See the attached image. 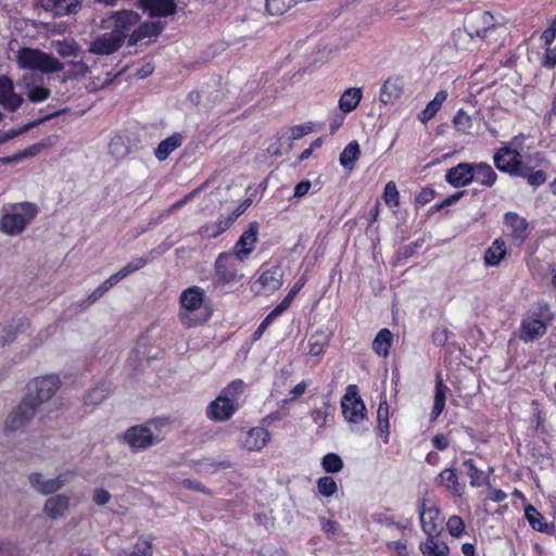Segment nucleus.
Here are the masks:
<instances>
[{
	"label": "nucleus",
	"instance_id": "nucleus-1",
	"mask_svg": "<svg viewBox=\"0 0 556 556\" xmlns=\"http://www.w3.org/2000/svg\"><path fill=\"white\" fill-rule=\"evenodd\" d=\"M244 391L242 380H233L227 384L206 407V417L212 421L229 420L240 407V399Z\"/></svg>",
	"mask_w": 556,
	"mask_h": 556
},
{
	"label": "nucleus",
	"instance_id": "nucleus-2",
	"mask_svg": "<svg viewBox=\"0 0 556 556\" xmlns=\"http://www.w3.org/2000/svg\"><path fill=\"white\" fill-rule=\"evenodd\" d=\"M39 210L31 202H20L4 206L0 218V231L8 236L21 235L35 219Z\"/></svg>",
	"mask_w": 556,
	"mask_h": 556
},
{
	"label": "nucleus",
	"instance_id": "nucleus-3",
	"mask_svg": "<svg viewBox=\"0 0 556 556\" xmlns=\"http://www.w3.org/2000/svg\"><path fill=\"white\" fill-rule=\"evenodd\" d=\"M205 292L199 287H190L180 294L179 319L186 327H195L208 319L204 306Z\"/></svg>",
	"mask_w": 556,
	"mask_h": 556
},
{
	"label": "nucleus",
	"instance_id": "nucleus-4",
	"mask_svg": "<svg viewBox=\"0 0 556 556\" xmlns=\"http://www.w3.org/2000/svg\"><path fill=\"white\" fill-rule=\"evenodd\" d=\"M341 408L351 431L362 434L368 430L366 406L355 384H350L346 388V392L341 399Z\"/></svg>",
	"mask_w": 556,
	"mask_h": 556
},
{
	"label": "nucleus",
	"instance_id": "nucleus-5",
	"mask_svg": "<svg viewBox=\"0 0 556 556\" xmlns=\"http://www.w3.org/2000/svg\"><path fill=\"white\" fill-rule=\"evenodd\" d=\"M15 60L20 68L51 74L61 72L64 64L58 59L41 50L34 48H21L15 54Z\"/></svg>",
	"mask_w": 556,
	"mask_h": 556
},
{
	"label": "nucleus",
	"instance_id": "nucleus-6",
	"mask_svg": "<svg viewBox=\"0 0 556 556\" xmlns=\"http://www.w3.org/2000/svg\"><path fill=\"white\" fill-rule=\"evenodd\" d=\"M522 136L515 137L495 152L493 160L498 170L516 176L527 175V167L522 164Z\"/></svg>",
	"mask_w": 556,
	"mask_h": 556
},
{
	"label": "nucleus",
	"instance_id": "nucleus-7",
	"mask_svg": "<svg viewBox=\"0 0 556 556\" xmlns=\"http://www.w3.org/2000/svg\"><path fill=\"white\" fill-rule=\"evenodd\" d=\"M551 320L552 316L547 305H539L536 311L528 312L522 316L519 339L527 343L542 338L546 333Z\"/></svg>",
	"mask_w": 556,
	"mask_h": 556
},
{
	"label": "nucleus",
	"instance_id": "nucleus-8",
	"mask_svg": "<svg viewBox=\"0 0 556 556\" xmlns=\"http://www.w3.org/2000/svg\"><path fill=\"white\" fill-rule=\"evenodd\" d=\"M243 260L231 254L222 253L215 262V281L217 285L229 286L240 281Z\"/></svg>",
	"mask_w": 556,
	"mask_h": 556
},
{
	"label": "nucleus",
	"instance_id": "nucleus-9",
	"mask_svg": "<svg viewBox=\"0 0 556 556\" xmlns=\"http://www.w3.org/2000/svg\"><path fill=\"white\" fill-rule=\"evenodd\" d=\"M60 388V379L55 375H47L33 379L28 383V393L25 397H30L36 403V409L39 405L49 401Z\"/></svg>",
	"mask_w": 556,
	"mask_h": 556
},
{
	"label": "nucleus",
	"instance_id": "nucleus-10",
	"mask_svg": "<svg viewBox=\"0 0 556 556\" xmlns=\"http://www.w3.org/2000/svg\"><path fill=\"white\" fill-rule=\"evenodd\" d=\"M36 403L25 397L7 417L4 429L7 432L24 430L36 415Z\"/></svg>",
	"mask_w": 556,
	"mask_h": 556
},
{
	"label": "nucleus",
	"instance_id": "nucleus-11",
	"mask_svg": "<svg viewBox=\"0 0 556 556\" xmlns=\"http://www.w3.org/2000/svg\"><path fill=\"white\" fill-rule=\"evenodd\" d=\"M282 285V270L279 267H271L264 270L255 280L251 290L256 295H269L278 290Z\"/></svg>",
	"mask_w": 556,
	"mask_h": 556
},
{
	"label": "nucleus",
	"instance_id": "nucleus-12",
	"mask_svg": "<svg viewBox=\"0 0 556 556\" xmlns=\"http://www.w3.org/2000/svg\"><path fill=\"white\" fill-rule=\"evenodd\" d=\"M472 25H469L470 30L468 36L488 39L490 35L503 27V23L495 18L490 12L478 13L472 16Z\"/></svg>",
	"mask_w": 556,
	"mask_h": 556
},
{
	"label": "nucleus",
	"instance_id": "nucleus-13",
	"mask_svg": "<svg viewBox=\"0 0 556 556\" xmlns=\"http://www.w3.org/2000/svg\"><path fill=\"white\" fill-rule=\"evenodd\" d=\"M151 426H154V422L150 426H135L129 428L124 434L125 441L134 450L151 446L154 442L160 440L159 437L153 433Z\"/></svg>",
	"mask_w": 556,
	"mask_h": 556
},
{
	"label": "nucleus",
	"instance_id": "nucleus-14",
	"mask_svg": "<svg viewBox=\"0 0 556 556\" xmlns=\"http://www.w3.org/2000/svg\"><path fill=\"white\" fill-rule=\"evenodd\" d=\"M73 478L72 472L60 473L52 479H46L41 473L34 472L29 476V482L41 494H51L67 484Z\"/></svg>",
	"mask_w": 556,
	"mask_h": 556
},
{
	"label": "nucleus",
	"instance_id": "nucleus-15",
	"mask_svg": "<svg viewBox=\"0 0 556 556\" xmlns=\"http://www.w3.org/2000/svg\"><path fill=\"white\" fill-rule=\"evenodd\" d=\"M506 235L515 244H521L529 235V225L526 218L515 212H508L504 216Z\"/></svg>",
	"mask_w": 556,
	"mask_h": 556
},
{
	"label": "nucleus",
	"instance_id": "nucleus-16",
	"mask_svg": "<svg viewBox=\"0 0 556 556\" xmlns=\"http://www.w3.org/2000/svg\"><path fill=\"white\" fill-rule=\"evenodd\" d=\"M124 41L117 31H110L98 36L89 45V52L98 55H110L116 52Z\"/></svg>",
	"mask_w": 556,
	"mask_h": 556
},
{
	"label": "nucleus",
	"instance_id": "nucleus-17",
	"mask_svg": "<svg viewBox=\"0 0 556 556\" xmlns=\"http://www.w3.org/2000/svg\"><path fill=\"white\" fill-rule=\"evenodd\" d=\"M257 235L258 224L255 222L251 223L233 247V251L230 253L243 261L247 260L250 253L254 250L255 243L257 241Z\"/></svg>",
	"mask_w": 556,
	"mask_h": 556
},
{
	"label": "nucleus",
	"instance_id": "nucleus-18",
	"mask_svg": "<svg viewBox=\"0 0 556 556\" xmlns=\"http://www.w3.org/2000/svg\"><path fill=\"white\" fill-rule=\"evenodd\" d=\"M420 525L428 536H435L439 534L442 520L440 518V510L434 505L422 504L419 511Z\"/></svg>",
	"mask_w": 556,
	"mask_h": 556
},
{
	"label": "nucleus",
	"instance_id": "nucleus-19",
	"mask_svg": "<svg viewBox=\"0 0 556 556\" xmlns=\"http://www.w3.org/2000/svg\"><path fill=\"white\" fill-rule=\"evenodd\" d=\"M139 15L134 11L116 12L109 17L108 27L113 25L112 31H117L122 36L123 41H125L127 33L139 23Z\"/></svg>",
	"mask_w": 556,
	"mask_h": 556
},
{
	"label": "nucleus",
	"instance_id": "nucleus-20",
	"mask_svg": "<svg viewBox=\"0 0 556 556\" xmlns=\"http://www.w3.org/2000/svg\"><path fill=\"white\" fill-rule=\"evenodd\" d=\"M445 180L454 188L468 186L473 181L472 164L459 163L450 168L445 174Z\"/></svg>",
	"mask_w": 556,
	"mask_h": 556
},
{
	"label": "nucleus",
	"instance_id": "nucleus-21",
	"mask_svg": "<svg viewBox=\"0 0 556 556\" xmlns=\"http://www.w3.org/2000/svg\"><path fill=\"white\" fill-rule=\"evenodd\" d=\"M22 103L23 98L14 91L13 81L5 76L0 77V105L8 111H15Z\"/></svg>",
	"mask_w": 556,
	"mask_h": 556
},
{
	"label": "nucleus",
	"instance_id": "nucleus-22",
	"mask_svg": "<svg viewBox=\"0 0 556 556\" xmlns=\"http://www.w3.org/2000/svg\"><path fill=\"white\" fill-rule=\"evenodd\" d=\"M140 8L153 17H166L176 12L174 0H140Z\"/></svg>",
	"mask_w": 556,
	"mask_h": 556
},
{
	"label": "nucleus",
	"instance_id": "nucleus-23",
	"mask_svg": "<svg viewBox=\"0 0 556 556\" xmlns=\"http://www.w3.org/2000/svg\"><path fill=\"white\" fill-rule=\"evenodd\" d=\"M70 507V497L64 494L50 496L43 505V513L53 520L62 519L66 516Z\"/></svg>",
	"mask_w": 556,
	"mask_h": 556
},
{
	"label": "nucleus",
	"instance_id": "nucleus-24",
	"mask_svg": "<svg viewBox=\"0 0 556 556\" xmlns=\"http://www.w3.org/2000/svg\"><path fill=\"white\" fill-rule=\"evenodd\" d=\"M41 8L53 16L74 14L80 8L79 0H39Z\"/></svg>",
	"mask_w": 556,
	"mask_h": 556
},
{
	"label": "nucleus",
	"instance_id": "nucleus-25",
	"mask_svg": "<svg viewBox=\"0 0 556 556\" xmlns=\"http://www.w3.org/2000/svg\"><path fill=\"white\" fill-rule=\"evenodd\" d=\"M269 441L270 433L266 428L254 427L247 432L241 444L248 451L258 452L263 450Z\"/></svg>",
	"mask_w": 556,
	"mask_h": 556
},
{
	"label": "nucleus",
	"instance_id": "nucleus-26",
	"mask_svg": "<svg viewBox=\"0 0 556 556\" xmlns=\"http://www.w3.org/2000/svg\"><path fill=\"white\" fill-rule=\"evenodd\" d=\"M404 84L401 78L390 77L381 86L379 100L383 104H392L403 93Z\"/></svg>",
	"mask_w": 556,
	"mask_h": 556
},
{
	"label": "nucleus",
	"instance_id": "nucleus-27",
	"mask_svg": "<svg viewBox=\"0 0 556 556\" xmlns=\"http://www.w3.org/2000/svg\"><path fill=\"white\" fill-rule=\"evenodd\" d=\"M437 481L453 496L460 497L465 492V484L459 482L457 475L452 468L443 469L439 473Z\"/></svg>",
	"mask_w": 556,
	"mask_h": 556
},
{
	"label": "nucleus",
	"instance_id": "nucleus-28",
	"mask_svg": "<svg viewBox=\"0 0 556 556\" xmlns=\"http://www.w3.org/2000/svg\"><path fill=\"white\" fill-rule=\"evenodd\" d=\"M162 28L157 23L154 22H146L140 24L136 29L132 30L128 38L129 46H136L142 41H150L155 38Z\"/></svg>",
	"mask_w": 556,
	"mask_h": 556
},
{
	"label": "nucleus",
	"instance_id": "nucleus-29",
	"mask_svg": "<svg viewBox=\"0 0 556 556\" xmlns=\"http://www.w3.org/2000/svg\"><path fill=\"white\" fill-rule=\"evenodd\" d=\"M464 466L467 468V475L470 480V485L473 488L488 486L490 488V475L493 468L489 467L486 471L479 469L471 458L464 460Z\"/></svg>",
	"mask_w": 556,
	"mask_h": 556
},
{
	"label": "nucleus",
	"instance_id": "nucleus-30",
	"mask_svg": "<svg viewBox=\"0 0 556 556\" xmlns=\"http://www.w3.org/2000/svg\"><path fill=\"white\" fill-rule=\"evenodd\" d=\"M185 136L180 132H175L172 136L162 140L154 150V155L159 161H165L176 149L184 143Z\"/></svg>",
	"mask_w": 556,
	"mask_h": 556
},
{
	"label": "nucleus",
	"instance_id": "nucleus-31",
	"mask_svg": "<svg viewBox=\"0 0 556 556\" xmlns=\"http://www.w3.org/2000/svg\"><path fill=\"white\" fill-rule=\"evenodd\" d=\"M506 256V244L503 239H495L484 252V263L486 266H497Z\"/></svg>",
	"mask_w": 556,
	"mask_h": 556
},
{
	"label": "nucleus",
	"instance_id": "nucleus-32",
	"mask_svg": "<svg viewBox=\"0 0 556 556\" xmlns=\"http://www.w3.org/2000/svg\"><path fill=\"white\" fill-rule=\"evenodd\" d=\"M473 180L485 187H492L496 181V173L483 162L472 164Z\"/></svg>",
	"mask_w": 556,
	"mask_h": 556
},
{
	"label": "nucleus",
	"instance_id": "nucleus-33",
	"mask_svg": "<svg viewBox=\"0 0 556 556\" xmlns=\"http://www.w3.org/2000/svg\"><path fill=\"white\" fill-rule=\"evenodd\" d=\"M390 412L389 404L386 395L380 401L378 409H377V424L380 437L383 439V442L387 443L389 441L390 435Z\"/></svg>",
	"mask_w": 556,
	"mask_h": 556
},
{
	"label": "nucleus",
	"instance_id": "nucleus-34",
	"mask_svg": "<svg viewBox=\"0 0 556 556\" xmlns=\"http://www.w3.org/2000/svg\"><path fill=\"white\" fill-rule=\"evenodd\" d=\"M363 97L361 88H348L339 100V108L343 113L354 111L359 104Z\"/></svg>",
	"mask_w": 556,
	"mask_h": 556
},
{
	"label": "nucleus",
	"instance_id": "nucleus-35",
	"mask_svg": "<svg viewBox=\"0 0 556 556\" xmlns=\"http://www.w3.org/2000/svg\"><path fill=\"white\" fill-rule=\"evenodd\" d=\"M392 342H393L392 332L389 329L383 328L375 337V339L372 341V350L377 355L387 357L390 353V348L392 345Z\"/></svg>",
	"mask_w": 556,
	"mask_h": 556
},
{
	"label": "nucleus",
	"instance_id": "nucleus-36",
	"mask_svg": "<svg viewBox=\"0 0 556 556\" xmlns=\"http://www.w3.org/2000/svg\"><path fill=\"white\" fill-rule=\"evenodd\" d=\"M447 98V92L445 90H441L435 93L434 98L427 104L425 110L418 115V119L422 124H427L430 119H432L435 114L441 109L443 102Z\"/></svg>",
	"mask_w": 556,
	"mask_h": 556
},
{
	"label": "nucleus",
	"instance_id": "nucleus-37",
	"mask_svg": "<svg viewBox=\"0 0 556 556\" xmlns=\"http://www.w3.org/2000/svg\"><path fill=\"white\" fill-rule=\"evenodd\" d=\"M361 155V148L357 141H351L340 154V165L346 169L352 170L355 163Z\"/></svg>",
	"mask_w": 556,
	"mask_h": 556
},
{
	"label": "nucleus",
	"instance_id": "nucleus-38",
	"mask_svg": "<svg viewBox=\"0 0 556 556\" xmlns=\"http://www.w3.org/2000/svg\"><path fill=\"white\" fill-rule=\"evenodd\" d=\"M419 549L424 556H448V546L435 536H429L420 543Z\"/></svg>",
	"mask_w": 556,
	"mask_h": 556
},
{
	"label": "nucleus",
	"instance_id": "nucleus-39",
	"mask_svg": "<svg viewBox=\"0 0 556 556\" xmlns=\"http://www.w3.org/2000/svg\"><path fill=\"white\" fill-rule=\"evenodd\" d=\"M447 392L448 388L443 383L441 379H439L435 384L434 403L430 415L431 420H435L443 412Z\"/></svg>",
	"mask_w": 556,
	"mask_h": 556
},
{
	"label": "nucleus",
	"instance_id": "nucleus-40",
	"mask_svg": "<svg viewBox=\"0 0 556 556\" xmlns=\"http://www.w3.org/2000/svg\"><path fill=\"white\" fill-rule=\"evenodd\" d=\"M320 465L327 473H338L343 469V460L337 453H327L321 458Z\"/></svg>",
	"mask_w": 556,
	"mask_h": 556
},
{
	"label": "nucleus",
	"instance_id": "nucleus-41",
	"mask_svg": "<svg viewBox=\"0 0 556 556\" xmlns=\"http://www.w3.org/2000/svg\"><path fill=\"white\" fill-rule=\"evenodd\" d=\"M53 47L62 58L77 56L80 52L79 46L74 40L54 41Z\"/></svg>",
	"mask_w": 556,
	"mask_h": 556
},
{
	"label": "nucleus",
	"instance_id": "nucleus-42",
	"mask_svg": "<svg viewBox=\"0 0 556 556\" xmlns=\"http://www.w3.org/2000/svg\"><path fill=\"white\" fill-rule=\"evenodd\" d=\"M525 517L527 518L530 526L538 531H544L546 523L543 521L544 518L541 513L536 510L532 505H528L525 508Z\"/></svg>",
	"mask_w": 556,
	"mask_h": 556
},
{
	"label": "nucleus",
	"instance_id": "nucleus-43",
	"mask_svg": "<svg viewBox=\"0 0 556 556\" xmlns=\"http://www.w3.org/2000/svg\"><path fill=\"white\" fill-rule=\"evenodd\" d=\"M317 490L321 496L330 497L338 492V484L332 477L324 476L317 480Z\"/></svg>",
	"mask_w": 556,
	"mask_h": 556
},
{
	"label": "nucleus",
	"instance_id": "nucleus-44",
	"mask_svg": "<svg viewBox=\"0 0 556 556\" xmlns=\"http://www.w3.org/2000/svg\"><path fill=\"white\" fill-rule=\"evenodd\" d=\"M108 394L109 389L105 384L97 386L85 395L84 402L86 405H98L106 397Z\"/></svg>",
	"mask_w": 556,
	"mask_h": 556
},
{
	"label": "nucleus",
	"instance_id": "nucleus-45",
	"mask_svg": "<svg viewBox=\"0 0 556 556\" xmlns=\"http://www.w3.org/2000/svg\"><path fill=\"white\" fill-rule=\"evenodd\" d=\"M67 65V77L71 79H78L85 77L89 72L90 67L84 61H71Z\"/></svg>",
	"mask_w": 556,
	"mask_h": 556
},
{
	"label": "nucleus",
	"instance_id": "nucleus-46",
	"mask_svg": "<svg viewBox=\"0 0 556 556\" xmlns=\"http://www.w3.org/2000/svg\"><path fill=\"white\" fill-rule=\"evenodd\" d=\"M327 343V337L324 333H315L308 339V354L319 356Z\"/></svg>",
	"mask_w": 556,
	"mask_h": 556
},
{
	"label": "nucleus",
	"instance_id": "nucleus-47",
	"mask_svg": "<svg viewBox=\"0 0 556 556\" xmlns=\"http://www.w3.org/2000/svg\"><path fill=\"white\" fill-rule=\"evenodd\" d=\"M383 199L388 206L396 207L400 203V193L393 181H389L384 187Z\"/></svg>",
	"mask_w": 556,
	"mask_h": 556
},
{
	"label": "nucleus",
	"instance_id": "nucleus-48",
	"mask_svg": "<svg viewBox=\"0 0 556 556\" xmlns=\"http://www.w3.org/2000/svg\"><path fill=\"white\" fill-rule=\"evenodd\" d=\"M454 125L458 131L468 134L472 127L471 117L463 110H459L454 117Z\"/></svg>",
	"mask_w": 556,
	"mask_h": 556
},
{
	"label": "nucleus",
	"instance_id": "nucleus-49",
	"mask_svg": "<svg viewBox=\"0 0 556 556\" xmlns=\"http://www.w3.org/2000/svg\"><path fill=\"white\" fill-rule=\"evenodd\" d=\"M50 96V90L43 86H34L29 88L27 98L30 102L40 103L47 100Z\"/></svg>",
	"mask_w": 556,
	"mask_h": 556
},
{
	"label": "nucleus",
	"instance_id": "nucleus-50",
	"mask_svg": "<svg viewBox=\"0 0 556 556\" xmlns=\"http://www.w3.org/2000/svg\"><path fill=\"white\" fill-rule=\"evenodd\" d=\"M447 531L452 536L459 538L465 529L464 521L458 516H452L446 522Z\"/></svg>",
	"mask_w": 556,
	"mask_h": 556
},
{
	"label": "nucleus",
	"instance_id": "nucleus-51",
	"mask_svg": "<svg viewBox=\"0 0 556 556\" xmlns=\"http://www.w3.org/2000/svg\"><path fill=\"white\" fill-rule=\"evenodd\" d=\"M109 149L114 157H124L128 153V148L124 144L122 138H114L110 142Z\"/></svg>",
	"mask_w": 556,
	"mask_h": 556
},
{
	"label": "nucleus",
	"instance_id": "nucleus-52",
	"mask_svg": "<svg viewBox=\"0 0 556 556\" xmlns=\"http://www.w3.org/2000/svg\"><path fill=\"white\" fill-rule=\"evenodd\" d=\"M523 177L527 178L529 185L533 187L541 186L546 180V175L543 170L529 172L527 168V175Z\"/></svg>",
	"mask_w": 556,
	"mask_h": 556
},
{
	"label": "nucleus",
	"instance_id": "nucleus-53",
	"mask_svg": "<svg viewBox=\"0 0 556 556\" xmlns=\"http://www.w3.org/2000/svg\"><path fill=\"white\" fill-rule=\"evenodd\" d=\"M541 64L544 67L552 68L556 65V47H546L542 56Z\"/></svg>",
	"mask_w": 556,
	"mask_h": 556
},
{
	"label": "nucleus",
	"instance_id": "nucleus-54",
	"mask_svg": "<svg viewBox=\"0 0 556 556\" xmlns=\"http://www.w3.org/2000/svg\"><path fill=\"white\" fill-rule=\"evenodd\" d=\"M389 551L393 552L395 556H408L407 545L403 541H391L387 543Z\"/></svg>",
	"mask_w": 556,
	"mask_h": 556
},
{
	"label": "nucleus",
	"instance_id": "nucleus-55",
	"mask_svg": "<svg viewBox=\"0 0 556 556\" xmlns=\"http://www.w3.org/2000/svg\"><path fill=\"white\" fill-rule=\"evenodd\" d=\"M311 417L318 428H324L327 425L328 412L323 408H316L311 412Z\"/></svg>",
	"mask_w": 556,
	"mask_h": 556
},
{
	"label": "nucleus",
	"instance_id": "nucleus-56",
	"mask_svg": "<svg viewBox=\"0 0 556 556\" xmlns=\"http://www.w3.org/2000/svg\"><path fill=\"white\" fill-rule=\"evenodd\" d=\"M309 386V382L306 381V380H303L301 381L300 383H298L291 391H290V397L288 399H285L282 402L285 404L287 403H290L292 401H294L295 399H298L299 396H301L302 394L305 393L307 387Z\"/></svg>",
	"mask_w": 556,
	"mask_h": 556
},
{
	"label": "nucleus",
	"instance_id": "nucleus-57",
	"mask_svg": "<svg viewBox=\"0 0 556 556\" xmlns=\"http://www.w3.org/2000/svg\"><path fill=\"white\" fill-rule=\"evenodd\" d=\"M0 556H24L22 549L13 543L2 542Z\"/></svg>",
	"mask_w": 556,
	"mask_h": 556
},
{
	"label": "nucleus",
	"instance_id": "nucleus-58",
	"mask_svg": "<svg viewBox=\"0 0 556 556\" xmlns=\"http://www.w3.org/2000/svg\"><path fill=\"white\" fill-rule=\"evenodd\" d=\"M277 317L274 316L271 313H269L265 319L261 323V325L258 326V328L254 331L253 333V340L254 341H257L258 339H261V337L263 336L264 331L267 329V327L269 325L273 324V321L276 319Z\"/></svg>",
	"mask_w": 556,
	"mask_h": 556
},
{
	"label": "nucleus",
	"instance_id": "nucleus-59",
	"mask_svg": "<svg viewBox=\"0 0 556 556\" xmlns=\"http://www.w3.org/2000/svg\"><path fill=\"white\" fill-rule=\"evenodd\" d=\"M92 500L97 505L103 506L111 500V494L106 490L99 488L94 490Z\"/></svg>",
	"mask_w": 556,
	"mask_h": 556
},
{
	"label": "nucleus",
	"instance_id": "nucleus-60",
	"mask_svg": "<svg viewBox=\"0 0 556 556\" xmlns=\"http://www.w3.org/2000/svg\"><path fill=\"white\" fill-rule=\"evenodd\" d=\"M311 131L312 127L309 125H296L290 129V138L292 140H296L309 134Z\"/></svg>",
	"mask_w": 556,
	"mask_h": 556
},
{
	"label": "nucleus",
	"instance_id": "nucleus-61",
	"mask_svg": "<svg viewBox=\"0 0 556 556\" xmlns=\"http://www.w3.org/2000/svg\"><path fill=\"white\" fill-rule=\"evenodd\" d=\"M15 332L11 327H3L0 330V346H4L15 340Z\"/></svg>",
	"mask_w": 556,
	"mask_h": 556
},
{
	"label": "nucleus",
	"instance_id": "nucleus-62",
	"mask_svg": "<svg viewBox=\"0 0 556 556\" xmlns=\"http://www.w3.org/2000/svg\"><path fill=\"white\" fill-rule=\"evenodd\" d=\"M320 528L326 534L334 535L339 530V525L333 520L321 519Z\"/></svg>",
	"mask_w": 556,
	"mask_h": 556
},
{
	"label": "nucleus",
	"instance_id": "nucleus-63",
	"mask_svg": "<svg viewBox=\"0 0 556 556\" xmlns=\"http://www.w3.org/2000/svg\"><path fill=\"white\" fill-rule=\"evenodd\" d=\"M131 556H152L150 543L148 541L139 543Z\"/></svg>",
	"mask_w": 556,
	"mask_h": 556
},
{
	"label": "nucleus",
	"instance_id": "nucleus-64",
	"mask_svg": "<svg viewBox=\"0 0 556 556\" xmlns=\"http://www.w3.org/2000/svg\"><path fill=\"white\" fill-rule=\"evenodd\" d=\"M556 39V31L548 27L545 29L541 35V41L544 43L545 47H552V43Z\"/></svg>",
	"mask_w": 556,
	"mask_h": 556
}]
</instances>
